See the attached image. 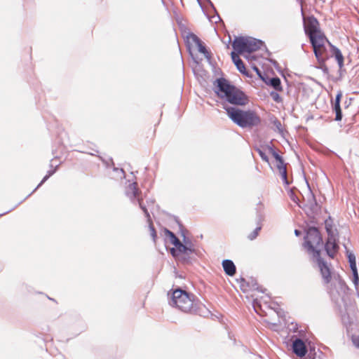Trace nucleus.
I'll return each mask as SVG.
<instances>
[{"label":"nucleus","instance_id":"1","mask_svg":"<svg viewBox=\"0 0 359 359\" xmlns=\"http://www.w3.org/2000/svg\"><path fill=\"white\" fill-rule=\"evenodd\" d=\"M214 91L222 100L233 107L245 106L250 102L248 96L241 89L224 78H218L214 82Z\"/></svg>","mask_w":359,"mask_h":359},{"label":"nucleus","instance_id":"2","mask_svg":"<svg viewBox=\"0 0 359 359\" xmlns=\"http://www.w3.org/2000/svg\"><path fill=\"white\" fill-rule=\"evenodd\" d=\"M169 304L182 312L191 314L201 315L203 309H205L194 294L187 292L181 288L173 290Z\"/></svg>","mask_w":359,"mask_h":359},{"label":"nucleus","instance_id":"3","mask_svg":"<svg viewBox=\"0 0 359 359\" xmlns=\"http://www.w3.org/2000/svg\"><path fill=\"white\" fill-rule=\"evenodd\" d=\"M229 118L242 128H252L261 123L259 116L254 110H243L238 107H224Z\"/></svg>","mask_w":359,"mask_h":359},{"label":"nucleus","instance_id":"4","mask_svg":"<svg viewBox=\"0 0 359 359\" xmlns=\"http://www.w3.org/2000/svg\"><path fill=\"white\" fill-rule=\"evenodd\" d=\"M303 247L306 252L313 257H318L320 254L319 248L323 245L322 236L317 227L309 226L304 237Z\"/></svg>","mask_w":359,"mask_h":359},{"label":"nucleus","instance_id":"5","mask_svg":"<svg viewBox=\"0 0 359 359\" xmlns=\"http://www.w3.org/2000/svg\"><path fill=\"white\" fill-rule=\"evenodd\" d=\"M313 48L315 56L321 65L329 59V53L325 47V43H330L321 32L309 37Z\"/></svg>","mask_w":359,"mask_h":359},{"label":"nucleus","instance_id":"6","mask_svg":"<svg viewBox=\"0 0 359 359\" xmlns=\"http://www.w3.org/2000/svg\"><path fill=\"white\" fill-rule=\"evenodd\" d=\"M126 195L132 201H134L137 199L140 205V208L144 212L146 217L149 219V213L147 208L142 204V199L139 198V189L137 188V182L130 184L126 190Z\"/></svg>","mask_w":359,"mask_h":359},{"label":"nucleus","instance_id":"7","mask_svg":"<svg viewBox=\"0 0 359 359\" xmlns=\"http://www.w3.org/2000/svg\"><path fill=\"white\" fill-rule=\"evenodd\" d=\"M290 341L292 342L291 348L292 352L300 358L306 356L308 348L303 339L296 335H293L291 337Z\"/></svg>","mask_w":359,"mask_h":359},{"label":"nucleus","instance_id":"8","mask_svg":"<svg viewBox=\"0 0 359 359\" xmlns=\"http://www.w3.org/2000/svg\"><path fill=\"white\" fill-rule=\"evenodd\" d=\"M311 259L317 263L324 283L325 284L329 283L332 279V276L330 268L327 262L320 257V254L318 257H311Z\"/></svg>","mask_w":359,"mask_h":359},{"label":"nucleus","instance_id":"9","mask_svg":"<svg viewBox=\"0 0 359 359\" xmlns=\"http://www.w3.org/2000/svg\"><path fill=\"white\" fill-rule=\"evenodd\" d=\"M304 28L305 34L308 37L321 32L318 20L313 15L309 16L306 19H304Z\"/></svg>","mask_w":359,"mask_h":359},{"label":"nucleus","instance_id":"10","mask_svg":"<svg viewBox=\"0 0 359 359\" xmlns=\"http://www.w3.org/2000/svg\"><path fill=\"white\" fill-rule=\"evenodd\" d=\"M248 38L246 36H237L232 43V47L237 54L248 53Z\"/></svg>","mask_w":359,"mask_h":359},{"label":"nucleus","instance_id":"11","mask_svg":"<svg viewBox=\"0 0 359 359\" xmlns=\"http://www.w3.org/2000/svg\"><path fill=\"white\" fill-rule=\"evenodd\" d=\"M184 251L179 252V257H175L182 264H190L196 255L195 248H190L187 246Z\"/></svg>","mask_w":359,"mask_h":359},{"label":"nucleus","instance_id":"12","mask_svg":"<svg viewBox=\"0 0 359 359\" xmlns=\"http://www.w3.org/2000/svg\"><path fill=\"white\" fill-rule=\"evenodd\" d=\"M324 248L327 255L330 257L334 258L335 254L339 250V246L336 241L335 237L327 238L325 244L324 245Z\"/></svg>","mask_w":359,"mask_h":359},{"label":"nucleus","instance_id":"13","mask_svg":"<svg viewBox=\"0 0 359 359\" xmlns=\"http://www.w3.org/2000/svg\"><path fill=\"white\" fill-rule=\"evenodd\" d=\"M329 46L330 48L329 57H334L338 63L339 69H341L344 66V56L341 50L331 43H329Z\"/></svg>","mask_w":359,"mask_h":359},{"label":"nucleus","instance_id":"14","mask_svg":"<svg viewBox=\"0 0 359 359\" xmlns=\"http://www.w3.org/2000/svg\"><path fill=\"white\" fill-rule=\"evenodd\" d=\"M190 38L192 39V41L197 46L198 51L203 53L207 60H210L211 59V55L208 51L201 40L193 33L190 34Z\"/></svg>","mask_w":359,"mask_h":359},{"label":"nucleus","instance_id":"15","mask_svg":"<svg viewBox=\"0 0 359 359\" xmlns=\"http://www.w3.org/2000/svg\"><path fill=\"white\" fill-rule=\"evenodd\" d=\"M231 59L234 65H236L237 69L243 74L248 76V73L246 71L245 65L243 60L238 56V54L236 53L234 51L231 53Z\"/></svg>","mask_w":359,"mask_h":359},{"label":"nucleus","instance_id":"16","mask_svg":"<svg viewBox=\"0 0 359 359\" xmlns=\"http://www.w3.org/2000/svg\"><path fill=\"white\" fill-rule=\"evenodd\" d=\"M222 267L225 273L229 276H233L236 272V267L231 259H224L222 261Z\"/></svg>","mask_w":359,"mask_h":359},{"label":"nucleus","instance_id":"17","mask_svg":"<svg viewBox=\"0 0 359 359\" xmlns=\"http://www.w3.org/2000/svg\"><path fill=\"white\" fill-rule=\"evenodd\" d=\"M264 44L262 40L257 39L252 37L248 38V53H252L261 48Z\"/></svg>","mask_w":359,"mask_h":359},{"label":"nucleus","instance_id":"18","mask_svg":"<svg viewBox=\"0 0 359 359\" xmlns=\"http://www.w3.org/2000/svg\"><path fill=\"white\" fill-rule=\"evenodd\" d=\"M172 245H174L175 248H171L170 253L174 257H179V252L184 251L187 249V246L184 245L179 238L176 239Z\"/></svg>","mask_w":359,"mask_h":359},{"label":"nucleus","instance_id":"19","mask_svg":"<svg viewBox=\"0 0 359 359\" xmlns=\"http://www.w3.org/2000/svg\"><path fill=\"white\" fill-rule=\"evenodd\" d=\"M265 83L273 87L276 91L283 90L281 81L278 76L273 78L268 77V79H266V82H265Z\"/></svg>","mask_w":359,"mask_h":359},{"label":"nucleus","instance_id":"20","mask_svg":"<svg viewBox=\"0 0 359 359\" xmlns=\"http://www.w3.org/2000/svg\"><path fill=\"white\" fill-rule=\"evenodd\" d=\"M307 185H308V187L309 188L310 195H311V200L310 201V210H311L312 214H314V213H316V212H317L318 211L319 207H318V203L316 201L315 195L311 191V188H310L309 184L308 182H307Z\"/></svg>","mask_w":359,"mask_h":359},{"label":"nucleus","instance_id":"21","mask_svg":"<svg viewBox=\"0 0 359 359\" xmlns=\"http://www.w3.org/2000/svg\"><path fill=\"white\" fill-rule=\"evenodd\" d=\"M332 111L335 113L334 120L337 121H341L343 115L340 104H332Z\"/></svg>","mask_w":359,"mask_h":359},{"label":"nucleus","instance_id":"22","mask_svg":"<svg viewBox=\"0 0 359 359\" xmlns=\"http://www.w3.org/2000/svg\"><path fill=\"white\" fill-rule=\"evenodd\" d=\"M255 150L259 154V156L261 157L263 161L269 163V158L268 156L265 154V149H263L262 146H260L259 147H256Z\"/></svg>","mask_w":359,"mask_h":359},{"label":"nucleus","instance_id":"23","mask_svg":"<svg viewBox=\"0 0 359 359\" xmlns=\"http://www.w3.org/2000/svg\"><path fill=\"white\" fill-rule=\"evenodd\" d=\"M237 281H238L240 283L241 289L243 291H244V292H246L247 290H249V287H250V281L246 280L243 278H241L240 279H237Z\"/></svg>","mask_w":359,"mask_h":359},{"label":"nucleus","instance_id":"24","mask_svg":"<svg viewBox=\"0 0 359 359\" xmlns=\"http://www.w3.org/2000/svg\"><path fill=\"white\" fill-rule=\"evenodd\" d=\"M249 281L250 283V287H249V290H255L261 292H264V290L258 285V283L255 279L251 278Z\"/></svg>","mask_w":359,"mask_h":359},{"label":"nucleus","instance_id":"25","mask_svg":"<svg viewBox=\"0 0 359 359\" xmlns=\"http://www.w3.org/2000/svg\"><path fill=\"white\" fill-rule=\"evenodd\" d=\"M147 219H148V221H149V231H150V235H151V238H152V240H153L154 243H156V238H157V233H156V230H155L154 226H153V224H152V222H151V217H149V218H148V217H147Z\"/></svg>","mask_w":359,"mask_h":359},{"label":"nucleus","instance_id":"26","mask_svg":"<svg viewBox=\"0 0 359 359\" xmlns=\"http://www.w3.org/2000/svg\"><path fill=\"white\" fill-rule=\"evenodd\" d=\"M316 348L314 346H309V348H308V352L306 354V356H304V359H316Z\"/></svg>","mask_w":359,"mask_h":359},{"label":"nucleus","instance_id":"27","mask_svg":"<svg viewBox=\"0 0 359 359\" xmlns=\"http://www.w3.org/2000/svg\"><path fill=\"white\" fill-rule=\"evenodd\" d=\"M253 69L256 72L257 74L262 81H263L264 83L266 82V79H268L269 76L266 73L262 72L257 67H254Z\"/></svg>","mask_w":359,"mask_h":359},{"label":"nucleus","instance_id":"28","mask_svg":"<svg viewBox=\"0 0 359 359\" xmlns=\"http://www.w3.org/2000/svg\"><path fill=\"white\" fill-rule=\"evenodd\" d=\"M348 262H349V265H350V268L351 269L357 267L356 266L355 256V255L353 253H352V252H348Z\"/></svg>","mask_w":359,"mask_h":359},{"label":"nucleus","instance_id":"29","mask_svg":"<svg viewBox=\"0 0 359 359\" xmlns=\"http://www.w3.org/2000/svg\"><path fill=\"white\" fill-rule=\"evenodd\" d=\"M278 171H279L280 175L281 177V179L283 180V182L285 185H289L290 184V182H289L288 179H287V168L282 169L281 170H278Z\"/></svg>","mask_w":359,"mask_h":359},{"label":"nucleus","instance_id":"30","mask_svg":"<svg viewBox=\"0 0 359 359\" xmlns=\"http://www.w3.org/2000/svg\"><path fill=\"white\" fill-rule=\"evenodd\" d=\"M163 231L165 235L170 238V241L172 244L178 238L173 232L166 228L164 229Z\"/></svg>","mask_w":359,"mask_h":359},{"label":"nucleus","instance_id":"31","mask_svg":"<svg viewBox=\"0 0 359 359\" xmlns=\"http://www.w3.org/2000/svg\"><path fill=\"white\" fill-rule=\"evenodd\" d=\"M262 147L263 149H264L265 150H268L269 153L271 154H272L275 151H276V149L274 147V146H273V144L271 141L270 142H269L268 144L262 146Z\"/></svg>","mask_w":359,"mask_h":359},{"label":"nucleus","instance_id":"32","mask_svg":"<svg viewBox=\"0 0 359 359\" xmlns=\"http://www.w3.org/2000/svg\"><path fill=\"white\" fill-rule=\"evenodd\" d=\"M55 172V169L48 170V174L43 177V180L41 181V182L38 184L36 188L34 189L36 190L39 187H41L51 175H53Z\"/></svg>","mask_w":359,"mask_h":359},{"label":"nucleus","instance_id":"33","mask_svg":"<svg viewBox=\"0 0 359 359\" xmlns=\"http://www.w3.org/2000/svg\"><path fill=\"white\" fill-rule=\"evenodd\" d=\"M270 96L271 97L273 100L277 103L282 102V101H283V99L280 97V95L276 91H271L270 93Z\"/></svg>","mask_w":359,"mask_h":359},{"label":"nucleus","instance_id":"34","mask_svg":"<svg viewBox=\"0 0 359 359\" xmlns=\"http://www.w3.org/2000/svg\"><path fill=\"white\" fill-rule=\"evenodd\" d=\"M261 229V226H257L251 233L248 235V238L251 241L255 239L257 237Z\"/></svg>","mask_w":359,"mask_h":359},{"label":"nucleus","instance_id":"35","mask_svg":"<svg viewBox=\"0 0 359 359\" xmlns=\"http://www.w3.org/2000/svg\"><path fill=\"white\" fill-rule=\"evenodd\" d=\"M326 231L327 233V238L334 237V231L332 229V226L329 224L325 225Z\"/></svg>","mask_w":359,"mask_h":359},{"label":"nucleus","instance_id":"36","mask_svg":"<svg viewBox=\"0 0 359 359\" xmlns=\"http://www.w3.org/2000/svg\"><path fill=\"white\" fill-rule=\"evenodd\" d=\"M276 168L278 170L286 168V164L285 163L283 158L276 162Z\"/></svg>","mask_w":359,"mask_h":359},{"label":"nucleus","instance_id":"37","mask_svg":"<svg viewBox=\"0 0 359 359\" xmlns=\"http://www.w3.org/2000/svg\"><path fill=\"white\" fill-rule=\"evenodd\" d=\"M182 236H183V241L184 243V245H187V247H189L190 248H194L192 242L189 239L187 238V237L184 233H182Z\"/></svg>","mask_w":359,"mask_h":359},{"label":"nucleus","instance_id":"38","mask_svg":"<svg viewBox=\"0 0 359 359\" xmlns=\"http://www.w3.org/2000/svg\"><path fill=\"white\" fill-rule=\"evenodd\" d=\"M352 342L353 345L359 348V336L358 335H353L351 337Z\"/></svg>","mask_w":359,"mask_h":359},{"label":"nucleus","instance_id":"39","mask_svg":"<svg viewBox=\"0 0 359 359\" xmlns=\"http://www.w3.org/2000/svg\"><path fill=\"white\" fill-rule=\"evenodd\" d=\"M341 97H342V93H341V91H339L335 97L334 102L332 104H340Z\"/></svg>","mask_w":359,"mask_h":359},{"label":"nucleus","instance_id":"40","mask_svg":"<svg viewBox=\"0 0 359 359\" xmlns=\"http://www.w3.org/2000/svg\"><path fill=\"white\" fill-rule=\"evenodd\" d=\"M215 11V8L212 4V2L210 1V0H205ZM199 6L203 8V5H202V3L201 1V0H197Z\"/></svg>","mask_w":359,"mask_h":359},{"label":"nucleus","instance_id":"41","mask_svg":"<svg viewBox=\"0 0 359 359\" xmlns=\"http://www.w3.org/2000/svg\"><path fill=\"white\" fill-rule=\"evenodd\" d=\"M273 158H275L276 161H280V159L283 158L278 152L277 151H275L273 154H271Z\"/></svg>","mask_w":359,"mask_h":359},{"label":"nucleus","instance_id":"42","mask_svg":"<svg viewBox=\"0 0 359 359\" xmlns=\"http://www.w3.org/2000/svg\"><path fill=\"white\" fill-rule=\"evenodd\" d=\"M351 269V271H352V273H353V278H355L356 277H359L357 267L353 268V269Z\"/></svg>","mask_w":359,"mask_h":359},{"label":"nucleus","instance_id":"43","mask_svg":"<svg viewBox=\"0 0 359 359\" xmlns=\"http://www.w3.org/2000/svg\"><path fill=\"white\" fill-rule=\"evenodd\" d=\"M353 282L355 287H357L359 284V277H356L355 278H353Z\"/></svg>","mask_w":359,"mask_h":359},{"label":"nucleus","instance_id":"44","mask_svg":"<svg viewBox=\"0 0 359 359\" xmlns=\"http://www.w3.org/2000/svg\"><path fill=\"white\" fill-rule=\"evenodd\" d=\"M276 312L277 313L278 316H280V317L283 316L284 311L282 309H277V310H276Z\"/></svg>","mask_w":359,"mask_h":359},{"label":"nucleus","instance_id":"45","mask_svg":"<svg viewBox=\"0 0 359 359\" xmlns=\"http://www.w3.org/2000/svg\"><path fill=\"white\" fill-rule=\"evenodd\" d=\"M275 124H276V126L277 128H278V130H280V128H281V123H280V121H277V122H276V123H275Z\"/></svg>","mask_w":359,"mask_h":359},{"label":"nucleus","instance_id":"46","mask_svg":"<svg viewBox=\"0 0 359 359\" xmlns=\"http://www.w3.org/2000/svg\"><path fill=\"white\" fill-rule=\"evenodd\" d=\"M294 234L297 236H299L301 234H302V232L301 231L298 230V229H295L294 230Z\"/></svg>","mask_w":359,"mask_h":359},{"label":"nucleus","instance_id":"47","mask_svg":"<svg viewBox=\"0 0 359 359\" xmlns=\"http://www.w3.org/2000/svg\"><path fill=\"white\" fill-rule=\"evenodd\" d=\"M114 170H120V172L123 174V175L125 176V171L123 168L118 169V168H114Z\"/></svg>","mask_w":359,"mask_h":359},{"label":"nucleus","instance_id":"48","mask_svg":"<svg viewBox=\"0 0 359 359\" xmlns=\"http://www.w3.org/2000/svg\"><path fill=\"white\" fill-rule=\"evenodd\" d=\"M339 283L342 285V286H346V284L344 283V281L343 280H341L339 277Z\"/></svg>","mask_w":359,"mask_h":359},{"label":"nucleus","instance_id":"49","mask_svg":"<svg viewBox=\"0 0 359 359\" xmlns=\"http://www.w3.org/2000/svg\"><path fill=\"white\" fill-rule=\"evenodd\" d=\"M297 325H295V326L292 328L293 332H297Z\"/></svg>","mask_w":359,"mask_h":359},{"label":"nucleus","instance_id":"50","mask_svg":"<svg viewBox=\"0 0 359 359\" xmlns=\"http://www.w3.org/2000/svg\"><path fill=\"white\" fill-rule=\"evenodd\" d=\"M255 304H257V302H256V301H254V305H253V306H254L255 311H256L257 313H258V312H257V309H256V307H255Z\"/></svg>","mask_w":359,"mask_h":359},{"label":"nucleus","instance_id":"51","mask_svg":"<svg viewBox=\"0 0 359 359\" xmlns=\"http://www.w3.org/2000/svg\"><path fill=\"white\" fill-rule=\"evenodd\" d=\"M292 199L293 201L296 202L297 197L294 196V197L292 198Z\"/></svg>","mask_w":359,"mask_h":359},{"label":"nucleus","instance_id":"52","mask_svg":"<svg viewBox=\"0 0 359 359\" xmlns=\"http://www.w3.org/2000/svg\"><path fill=\"white\" fill-rule=\"evenodd\" d=\"M179 225H180V228L182 229V224H181L180 222H179Z\"/></svg>","mask_w":359,"mask_h":359},{"label":"nucleus","instance_id":"53","mask_svg":"<svg viewBox=\"0 0 359 359\" xmlns=\"http://www.w3.org/2000/svg\"><path fill=\"white\" fill-rule=\"evenodd\" d=\"M324 71H327V68L325 67Z\"/></svg>","mask_w":359,"mask_h":359}]
</instances>
